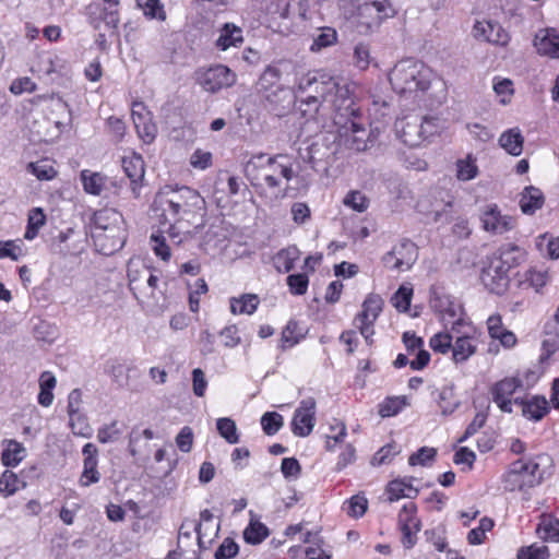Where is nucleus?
Wrapping results in <instances>:
<instances>
[{
    "mask_svg": "<svg viewBox=\"0 0 559 559\" xmlns=\"http://www.w3.org/2000/svg\"><path fill=\"white\" fill-rule=\"evenodd\" d=\"M148 275V269L142 264L129 262L128 278L129 287L133 292L134 297L140 300V295H144V278Z\"/></svg>",
    "mask_w": 559,
    "mask_h": 559,
    "instance_id": "nucleus-29",
    "label": "nucleus"
},
{
    "mask_svg": "<svg viewBox=\"0 0 559 559\" xmlns=\"http://www.w3.org/2000/svg\"><path fill=\"white\" fill-rule=\"evenodd\" d=\"M290 14H297L301 20L307 21L312 16L310 10V1L309 0H293L287 3L282 15L284 17L289 16Z\"/></svg>",
    "mask_w": 559,
    "mask_h": 559,
    "instance_id": "nucleus-43",
    "label": "nucleus"
},
{
    "mask_svg": "<svg viewBox=\"0 0 559 559\" xmlns=\"http://www.w3.org/2000/svg\"><path fill=\"white\" fill-rule=\"evenodd\" d=\"M514 404L521 406L524 417L535 421L540 420L549 411L547 400L540 395H535L527 401L515 397Z\"/></svg>",
    "mask_w": 559,
    "mask_h": 559,
    "instance_id": "nucleus-24",
    "label": "nucleus"
},
{
    "mask_svg": "<svg viewBox=\"0 0 559 559\" xmlns=\"http://www.w3.org/2000/svg\"><path fill=\"white\" fill-rule=\"evenodd\" d=\"M353 59L356 68L366 70L371 62L369 46L362 43L357 44L354 48Z\"/></svg>",
    "mask_w": 559,
    "mask_h": 559,
    "instance_id": "nucleus-59",
    "label": "nucleus"
},
{
    "mask_svg": "<svg viewBox=\"0 0 559 559\" xmlns=\"http://www.w3.org/2000/svg\"><path fill=\"white\" fill-rule=\"evenodd\" d=\"M19 489V478L17 476L11 472L5 471L0 476V493L4 497L12 496Z\"/></svg>",
    "mask_w": 559,
    "mask_h": 559,
    "instance_id": "nucleus-56",
    "label": "nucleus"
},
{
    "mask_svg": "<svg viewBox=\"0 0 559 559\" xmlns=\"http://www.w3.org/2000/svg\"><path fill=\"white\" fill-rule=\"evenodd\" d=\"M407 405L404 396L388 397L379 406V414L381 417L395 416Z\"/></svg>",
    "mask_w": 559,
    "mask_h": 559,
    "instance_id": "nucleus-47",
    "label": "nucleus"
},
{
    "mask_svg": "<svg viewBox=\"0 0 559 559\" xmlns=\"http://www.w3.org/2000/svg\"><path fill=\"white\" fill-rule=\"evenodd\" d=\"M122 168L130 180V193L133 199L141 197L144 178V162L140 155H131L122 158Z\"/></svg>",
    "mask_w": 559,
    "mask_h": 559,
    "instance_id": "nucleus-18",
    "label": "nucleus"
},
{
    "mask_svg": "<svg viewBox=\"0 0 559 559\" xmlns=\"http://www.w3.org/2000/svg\"><path fill=\"white\" fill-rule=\"evenodd\" d=\"M382 307L383 299L379 295H369L362 304L361 312L354 320L355 326L359 329L366 341H369L374 333L372 325L382 311Z\"/></svg>",
    "mask_w": 559,
    "mask_h": 559,
    "instance_id": "nucleus-13",
    "label": "nucleus"
},
{
    "mask_svg": "<svg viewBox=\"0 0 559 559\" xmlns=\"http://www.w3.org/2000/svg\"><path fill=\"white\" fill-rule=\"evenodd\" d=\"M150 240L152 250L157 257H159L164 261L170 259V247L167 243V239L163 234H152Z\"/></svg>",
    "mask_w": 559,
    "mask_h": 559,
    "instance_id": "nucleus-54",
    "label": "nucleus"
},
{
    "mask_svg": "<svg viewBox=\"0 0 559 559\" xmlns=\"http://www.w3.org/2000/svg\"><path fill=\"white\" fill-rule=\"evenodd\" d=\"M432 79V70L414 59L399 61L389 74L392 88L409 97L425 93L430 87Z\"/></svg>",
    "mask_w": 559,
    "mask_h": 559,
    "instance_id": "nucleus-4",
    "label": "nucleus"
},
{
    "mask_svg": "<svg viewBox=\"0 0 559 559\" xmlns=\"http://www.w3.org/2000/svg\"><path fill=\"white\" fill-rule=\"evenodd\" d=\"M483 227L486 231L501 235L514 227V221L508 215H501L497 205H488L480 215Z\"/></svg>",
    "mask_w": 559,
    "mask_h": 559,
    "instance_id": "nucleus-19",
    "label": "nucleus"
},
{
    "mask_svg": "<svg viewBox=\"0 0 559 559\" xmlns=\"http://www.w3.org/2000/svg\"><path fill=\"white\" fill-rule=\"evenodd\" d=\"M400 453V449L394 443H389L382 447L372 457L371 464L374 466H379L382 464H388L392 461V459Z\"/></svg>",
    "mask_w": 559,
    "mask_h": 559,
    "instance_id": "nucleus-58",
    "label": "nucleus"
},
{
    "mask_svg": "<svg viewBox=\"0 0 559 559\" xmlns=\"http://www.w3.org/2000/svg\"><path fill=\"white\" fill-rule=\"evenodd\" d=\"M281 70L275 66L265 68L258 81V90L271 104L283 103L288 97V91L281 83Z\"/></svg>",
    "mask_w": 559,
    "mask_h": 559,
    "instance_id": "nucleus-12",
    "label": "nucleus"
},
{
    "mask_svg": "<svg viewBox=\"0 0 559 559\" xmlns=\"http://www.w3.org/2000/svg\"><path fill=\"white\" fill-rule=\"evenodd\" d=\"M493 527V521L487 516L479 521L477 527L471 530L467 534V540L471 545H479L485 540L486 533Z\"/></svg>",
    "mask_w": 559,
    "mask_h": 559,
    "instance_id": "nucleus-48",
    "label": "nucleus"
},
{
    "mask_svg": "<svg viewBox=\"0 0 559 559\" xmlns=\"http://www.w3.org/2000/svg\"><path fill=\"white\" fill-rule=\"evenodd\" d=\"M389 0H366L357 9V28L360 34H369L380 27L383 21L395 15Z\"/></svg>",
    "mask_w": 559,
    "mask_h": 559,
    "instance_id": "nucleus-8",
    "label": "nucleus"
},
{
    "mask_svg": "<svg viewBox=\"0 0 559 559\" xmlns=\"http://www.w3.org/2000/svg\"><path fill=\"white\" fill-rule=\"evenodd\" d=\"M308 283L306 274H292L287 277V285L294 295H304L307 292Z\"/></svg>",
    "mask_w": 559,
    "mask_h": 559,
    "instance_id": "nucleus-64",
    "label": "nucleus"
},
{
    "mask_svg": "<svg viewBox=\"0 0 559 559\" xmlns=\"http://www.w3.org/2000/svg\"><path fill=\"white\" fill-rule=\"evenodd\" d=\"M33 67L39 74L49 76L60 72L63 68V61L51 52H41L37 56Z\"/></svg>",
    "mask_w": 559,
    "mask_h": 559,
    "instance_id": "nucleus-30",
    "label": "nucleus"
},
{
    "mask_svg": "<svg viewBox=\"0 0 559 559\" xmlns=\"http://www.w3.org/2000/svg\"><path fill=\"white\" fill-rule=\"evenodd\" d=\"M197 81L204 91L217 93L222 88H227L235 84L236 74L229 68L223 64H216L197 73Z\"/></svg>",
    "mask_w": 559,
    "mask_h": 559,
    "instance_id": "nucleus-11",
    "label": "nucleus"
},
{
    "mask_svg": "<svg viewBox=\"0 0 559 559\" xmlns=\"http://www.w3.org/2000/svg\"><path fill=\"white\" fill-rule=\"evenodd\" d=\"M523 386L522 380L515 377L504 378L495 383L490 389L492 401L497 404L500 411L504 413L512 412L514 404L513 394Z\"/></svg>",
    "mask_w": 559,
    "mask_h": 559,
    "instance_id": "nucleus-16",
    "label": "nucleus"
},
{
    "mask_svg": "<svg viewBox=\"0 0 559 559\" xmlns=\"http://www.w3.org/2000/svg\"><path fill=\"white\" fill-rule=\"evenodd\" d=\"M549 557V549L545 545L533 544L523 547L518 552V559H547Z\"/></svg>",
    "mask_w": 559,
    "mask_h": 559,
    "instance_id": "nucleus-55",
    "label": "nucleus"
},
{
    "mask_svg": "<svg viewBox=\"0 0 559 559\" xmlns=\"http://www.w3.org/2000/svg\"><path fill=\"white\" fill-rule=\"evenodd\" d=\"M453 200L449 199L440 207L439 204H435L432 210L429 212L430 219L433 223H449L452 214Z\"/></svg>",
    "mask_w": 559,
    "mask_h": 559,
    "instance_id": "nucleus-57",
    "label": "nucleus"
},
{
    "mask_svg": "<svg viewBox=\"0 0 559 559\" xmlns=\"http://www.w3.org/2000/svg\"><path fill=\"white\" fill-rule=\"evenodd\" d=\"M299 250L295 246L282 249L273 257L274 267L278 272L288 273L293 270L295 262L299 259Z\"/></svg>",
    "mask_w": 559,
    "mask_h": 559,
    "instance_id": "nucleus-32",
    "label": "nucleus"
},
{
    "mask_svg": "<svg viewBox=\"0 0 559 559\" xmlns=\"http://www.w3.org/2000/svg\"><path fill=\"white\" fill-rule=\"evenodd\" d=\"M259 305V297L254 294H243L239 298L230 299V311L234 314H252Z\"/></svg>",
    "mask_w": 559,
    "mask_h": 559,
    "instance_id": "nucleus-34",
    "label": "nucleus"
},
{
    "mask_svg": "<svg viewBox=\"0 0 559 559\" xmlns=\"http://www.w3.org/2000/svg\"><path fill=\"white\" fill-rule=\"evenodd\" d=\"M413 289L407 286H401L392 297V304L399 311H407L411 306Z\"/></svg>",
    "mask_w": 559,
    "mask_h": 559,
    "instance_id": "nucleus-60",
    "label": "nucleus"
},
{
    "mask_svg": "<svg viewBox=\"0 0 559 559\" xmlns=\"http://www.w3.org/2000/svg\"><path fill=\"white\" fill-rule=\"evenodd\" d=\"M431 307L439 314L444 328L450 326L452 332L461 333V328L467 326L461 304L451 296H436L431 300Z\"/></svg>",
    "mask_w": 559,
    "mask_h": 559,
    "instance_id": "nucleus-9",
    "label": "nucleus"
},
{
    "mask_svg": "<svg viewBox=\"0 0 559 559\" xmlns=\"http://www.w3.org/2000/svg\"><path fill=\"white\" fill-rule=\"evenodd\" d=\"M243 43L242 28L233 24L225 23L219 28V35L216 39V47L221 50H227L230 47H238Z\"/></svg>",
    "mask_w": 559,
    "mask_h": 559,
    "instance_id": "nucleus-25",
    "label": "nucleus"
},
{
    "mask_svg": "<svg viewBox=\"0 0 559 559\" xmlns=\"http://www.w3.org/2000/svg\"><path fill=\"white\" fill-rule=\"evenodd\" d=\"M286 158L284 154H276L267 157L264 153L252 155L245 165V175L251 186L262 194L264 192V183L261 181L260 173L269 171L272 176H278L289 181L294 177L293 168L283 160Z\"/></svg>",
    "mask_w": 559,
    "mask_h": 559,
    "instance_id": "nucleus-6",
    "label": "nucleus"
},
{
    "mask_svg": "<svg viewBox=\"0 0 559 559\" xmlns=\"http://www.w3.org/2000/svg\"><path fill=\"white\" fill-rule=\"evenodd\" d=\"M136 107H142V105L141 104L133 105L132 117H133L134 126L138 130L139 135L141 136V139L144 142L150 143L155 138L156 128L151 121H147L141 114H139L136 111V109H135Z\"/></svg>",
    "mask_w": 559,
    "mask_h": 559,
    "instance_id": "nucleus-37",
    "label": "nucleus"
},
{
    "mask_svg": "<svg viewBox=\"0 0 559 559\" xmlns=\"http://www.w3.org/2000/svg\"><path fill=\"white\" fill-rule=\"evenodd\" d=\"M337 41V33L332 27H321L312 35L310 50L319 52L324 48L331 47Z\"/></svg>",
    "mask_w": 559,
    "mask_h": 559,
    "instance_id": "nucleus-36",
    "label": "nucleus"
},
{
    "mask_svg": "<svg viewBox=\"0 0 559 559\" xmlns=\"http://www.w3.org/2000/svg\"><path fill=\"white\" fill-rule=\"evenodd\" d=\"M25 449L16 441H10L8 448L2 452V462L5 466H15L24 457Z\"/></svg>",
    "mask_w": 559,
    "mask_h": 559,
    "instance_id": "nucleus-45",
    "label": "nucleus"
},
{
    "mask_svg": "<svg viewBox=\"0 0 559 559\" xmlns=\"http://www.w3.org/2000/svg\"><path fill=\"white\" fill-rule=\"evenodd\" d=\"M316 405L313 397L304 399L299 403L292 420V429L295 436L307 437L312 432L316 425Z\"/></svg>",
    "mask_w": 559,
    "mask_h": 559,
    "instance_id": "nucleus-15",
    "label": "nucleus"
},
{
    "mask_svg": "<svg viewBox=\"0 0 559 559\" xmlns=\"http://www.w3.org/2000/svg\"><path fill=\"white\" fill-rule=\"evenodd\" d=\"M353 112L341 111L332 117L337 127L338 143L355 152H362L373 143V136L361 123L356 120V109Z\"/></svg>",
    "mask_w": 559,
    "mask_h": 559,
    "instance_id": "nucleus-5",
    "label": "nucleus"
},
{
    "mask_svg": "<svg viewBox=\"0 0 559 559\" xmlns=\"http://www.w3.org/2000/svg\"><path fill=\"white\" fill-rule=\"evenodd\" d=\"M136 5L147 19L166 20V12L160 0H136Z\"/></svg>",
    "mask_w": 559,
    "mask_h": 559,
    "instance_id": "nucleus-40",
    "label": "nucleus"
},
{
    "mask_svg": "<svg viewBox=\"0 0 559 559\" xmlns=\"http://www.w3.org/2000/svg\"><path fill=\"white\" fill-rule=\"evenodd\" d=\"M81 180L85 192L93 195H99L106 182V178L102 174L87 169L81 171Z\"/></svg>",
    "mask_w": 559,
    "mask_h": 559,
    "instance_id": "nucleus-38",
    "label": "nucleus"
},
{
    "mask_svg": "<svg viewBox=\"0 0 559 559\" xmlns=\"http://www.w3.org/2000/svg\"><path fill=\"white\" fill-rule=\"evenodd\" d=\"M418 258V250L415 242L409 239H402L383 258V264L391 270L408 271Z\"/></svg>",
    "mask_w": 559,
    "mask_h": 559,
    "instance_id": "nucleus-10",
    "label": "nucleus"
},
{
    "mask_svg": "<svg viewBox=\"0 0 559 559\" xmlns=\"http://www.w3.org/2000/svg\"><path fill=\"white\" fill-rule=\"evenodd\" d=\"M216 428L218 433L230 444L238 443L239 436L237 433V427L233 419L223 417L217 419Z\"/></svg>",
    "mask_w": 559,
    "mask_h": 559,
    "instance_id": "nucleus-46",
    "label": "nucleus"
},
{
    "mask_svg": "<svg viewBox=\"0 0 559 559\" xmlns=\"http://www.w3.org/2000/svg\"><path fill=\"white\" fill-rule=\"evenodd\" d=\"M344 204L357 212H364L367 210L369 201L361 192L352 191L346 194Z\"/></svg>",
    "mask_w": 559,
    "mask_h": 559,
    "instance_id": "nucleus-62",
    "label": "nucleus"
},
{
    "mask_svg": "<svg viewBox=\"0 0 559 559\" xmlns=\"http://www.w3.org/2000/svg\"><path fill=\"white\" fill-rule=\"evenodd\" d=\"M456 176L460 180L466 181L474 179L478 174V168L475 159L467 156L465 159H460L456 163Z\"/></svg>",
    "mask_w": 559,
    "mask_h": 559,
    "instance_id": "nucleus-52",
    "label": "nucleus"
},
{
    "mask_svg": "<svg viewBox=\"0 0 559 559\" xmlns=\"http://www.w3.org/2000/svg\"><path fill=\"white\" fill-rule=\"evenodd\" d=\"M269 535L267 527L259 521H251L243 532V538L249 544H260Z\"/></svg>",
    "mask_w": 559,
    "mask_h": 559,
    "instance_id": "nucleus-44",
    "label": "nucleus"
},
{
    "mask_svg": "<svg viewBox=\"0 0 559 559\" xmlns=\"http://www.w3.org/2000/svg\"><path fill=\"white\" fill-rule=\"evenodd\" d=\"M92 238L99 252L110 255L120 250L127 239L124 218L114 209H102L92 218Z\"/></svg>",
    "mask_w": 559,
    "mask_h": 559,
    "instance_id": "nucleus-3",
    "label": "nucleus"
},
{
    "mask_svg": "<svg viewBox=\"0 0 559 559\" xmlns=\"http://www.w3.org/2000/svg\"><path fill=\"white\" fill-rule=\"evenodd\" d=\"M386 491L389 495V499L391 501L397 500L400 498L413 499V498H416L418 495V489H416L411 484V481H406L404 479L403 480H400V479L392 480L388 485Z\"/></svg>",
    "mask_w": 559,
    "mask_h": 559,
    "instance_id": "nucleus-35",
    "label": "nucleus"
},
{
    "mask_svg": "<svg viewBox=\"0 0 559 559\" xmlns=\"http://www.w3.org/2000/svg\"><path fill=\"white\" fill-rule=\"evenodd\" d=\"M524 138L519 128L504 131L499 138L500 146L513 156H519L523 151Z\"/></svg>",
    "mask_w": 559,
    "mask_h": 559,
    "instance_id": "nucleus-28",
    "label": "nucleus"
},
{
    "mask_svg": "<svg viewBox=\"0 0 559 559\" xmlns=\"http://www.w3.org/2000/svg\"><path fill=\"white\" fill-rule=\"evenodd\" d=\"M473 36L476 39L501 46L507 45L510 40L504 28L491 21H477L473 27Z\"/></svg>",
    "mask_w": 559,
    "mask_h": 559,
    "instance_id": "nucleus-20",
    "label": "nucleus"
},
{
    "mask_svg": "<svg viewBox=\"0 0 559 559\" xmlns=\"http://www.w3.org/2000/svg\"><path fill=\"white\" fill-rule=\"evenodd\" d=\"M368 508V500L361 495H355L345 502L344 510L352 518H360Z\"/></svg>",
    "mask_w": 559,
    "mask_h": 559,
    "instance_id": "nucleus-51",
    "label": "nucleus"
},
{
    "mask_svg": "<svg viewBox=\"0 0 559 559\" xmlns=\"http://www.w3.org/2000/svg\"><path fill=\"white\" fill-rule=\"evenodd\" d=\"M436 455L437 450L435 448L423 447L409 456L408 463L411 466H428L435 461Z\"/></svg>",
    "mask_w": 559,
    "mask_h": 559,
    "instance_id": "nucleus-53",
    "label": "nucleus"
},
{
    "mask_svg": "<svg viewBox=\"0 0 559 559\" xmlns=\"http://www.w3.org/2000/svg\"><path fill=\"white\" fill-rule=\"evenodd\" d=\"M513 250L515 247L500 250L499 255L490 258L488 264L483 269L480 280L489 292L501 295L507 290L510 282L509 271L512 267L509 255Z\"/></svg>",
    "mask_w": 559,
    "mask_h": 559,
    "instance_id": "nucleus-7",
    "label": "nucleus"
},
{
    "mask_svg": "<svg viewBox=\"0 0 559 559\" xmlns=\"http://www.w3.org/2000/svg\"><path fill=\"white\" fill-rule=\"evenodd\" d=\"M534 46L542 56L559 58V33L555 28L539 29L535 34Z\"/></svg>",
    "mask_w": 559,
    "mask_h": 559,
    "instance_id": "nucleus-23",
    "label": "nucleus"
},
{
    "mask_svg": "<svg viewBox=\"0 0 559 559\" xmlns=\"http://www.w3.org/2000/svg\"><path fill=\"white\" fill-rule=\"evenodd\" d=\"M544 204L543 192L535 187H526L521 194L520 207L524 214H533Z\"/></svg>",
    "mask_w": 559,
    "mask_h": 559,
    "instance_id": "nucleus-31",
    "label": "nucleus"
},
{
    "mask_svg": "<svg viewBox=\"0 0 559 559\" xmlns=\"http://www.w3.org/2000/svg\"><path fill=\"white\" fill-rule=\"evenodd\" d=\"M420 129L423 131V142L428 140L430 136L439 133L442 129L440 119L436 117H424L420 118Z\"/></svg>",
    "mask_w": 559,
    "mask_h": 559,
    "instance_id": "nucleus-63",
    "label": "nucleus"
},
{
    "mask_svg": "<svg viewBox=\"0 0 559 559\" xmlns=\"http://www.w3.org/2000/svg\"><path fill=\"white\" fill-rule=\"evenodd\" d=\"M46 216L41 209H33L28 214V224L24 237L28 240L34 239L40 227L45 225Z\"/></svg>",
    "mask_w": 559,
    "mask_h": 559,
    "instance_id": "nucleus-42",
    "label": "nucleus"
},
{
    "mask_svg": "<svg viewBox=\"0 0 559 559\" xmlns=\"http://www.w3.org/2000/svg\"><path fill=\"white\" fill-rule=\"evenodd\" d=\"M82 453L84 455V460L80 485L82 487H88L92 484L98 483L100 479V473L97 469L98 449L93 443H86L82 449Z\"/></svg>",
    "mask_w": 559,
    "mask_h": 559,
    "instance_id": "nucleus-22",
    "label": "nucleus"
},
{
    "mask_svg": "<svg viewBox=\"0 0 559 559\" xmlns=\"http://www.w3.org/2000/svg\"><path fill=\"white\" fill-rule=\"evenodd\" d=\"M352 91L348 84H341L335 78L323 73H307L299 78L297 97L300 110L309 118H328L341 111L353 112Z\"/></svg>",
    "mask_w": 559,
    "mask_h": 559,
    "instance_id": "nucleus-1",
    "label": "nucleus"
},
{
    "mask_svg": "<svg viewBox=\"0 0 559 559\" xmlns=\"http://www.w3.org/2000/svg\"><path fill=\"white\" fill-rule=\"evenodd\" d=\"M152 210L160 224H169L168 237L173 243L179 245L182 239L175 225L187 223L199 227V222L205 215V200L189 187H165L155 195Z\"/></svg>",
    "mask_w": 559,
    "mask_h": 559,
    "instance_id": "nucleus-2",
    "label": "nucleus"
},
{
    "mask_svg": "<svg viewBox=\"0 0 559 559\" xmlns=\"http://www.w3.org/2000/svg\"><path fill=\"white\" fill-rule=\"evenodd\" d=\"M416 506L413 502L406 503L399 514V523L402 531V544L405 548H412L417 540V533L420 530V522L416 516Z\"/></svg>",
    "mask_w": 559,
    "mask_h": 559,
    "instance_id": "nucleus-17",
    "label": "nucleus"
},
{
    "mask_svg": "<svg viewBox=\"0 0 559 559\" xmlns=\"http://www.w3.org/2000/svg\"><path fill=\"white\" fill-rule=\"evenodd\" d=\"M57 384L56 377L49 372L44 371L39 377V394L38 403L44 407H49L53 402L52 390Z\"/></svg>",
    "mask_w": 559,
    "mask_h": 559,
    "instance_id": "nucleus-33",
    "label": "nucleus"
},
{
    "mask_svg": "<svg viewBox=\"0 0 559 559\" xmlns=\"http://www.w3.org/2000/svg\"><path fill=\"white\" fill-rule=\"evenodd\" d=\"M438 405L443 416H449L460 406V401L455 396L454 388L444 386L439 392Z\"/></svg>",
    "mask_w": 559,
    "mask_h": 559,
    "instance_id": "nucleus-39",
    "label": "nucleus"
},
{
    "mask_svg": "<svg viewBox=\"0 0 559 559\" xmlns=\"http://www.w3.org/2000/svg\"><path fill=\"white\" fill-rule=\"evenodd\" d=\"M283 416L276 412H266L261 417V426L265 435H275L283 426Z\"/></svg>",
    "mask_w": 559,
    "mask_h": 559,
    "instance_id": "nucleus-49",
    "label": "nucleus"
},
{
    "mask_svg": "<svg viewBox=\"0 0 559 559\" xmlns=\"http://www.w3.org/2000/svg\"><path fill=\"white\" fill-rule=\"evenodd\" d=\"M289 554L293 559H331V556L318 547H308L305 550L301 547H292Z\"/></svg>",
    "mask_w": 559,
    "mask_h": 559,
    "instance_id": "nucleus-50",
    "label": "nucleus"
},
{
    "mask_svg": "<svg viewBox=\"0 0 559 559\" xmlns=\"http://www.w3.org/2000/svg\"><path fill=\"white\" fill-rule=\"evenodd\" d=\"M536 533L544 542L559 543V520L552 515H542Z\"/></svg>",
    "mask_w": 559,
    "mask_h": 559,
    "instance_id": "nucleus-27",
    "label": "nucleus"
},
{
    "mask_svg": "<svg viewBox=\"0 0 559 559\" xmlns=\"http://www.w3.org/2000/svg\"><path fill=\"white\" fill-rule=\"evenodd\" d=\"M463 329L461 328V333H455L452 346V358L455 362L466 361L476 352V345Z\"/></svg>",
    "mask_w": 559,
    "mask_h": 559,
    "instance_id": "nucleus-26",
    "label": "nucleus"
},
{
    "mask_svg": "<svg viewBox=\"0 0 559 559\" xmlns=\"http://www.w3.org/2000/svg\"><path fill=\"white\" fill-rule=\"evenodd\" d=\"M456 332H452L451 328L444 332H440L435 334L430 341V347L438 353L447 354L453 346V338L455 337Z\"/></svg>",
    "mask_w": 559,
    "mask_h": 559,
    "instance_id": "nucleus-41",
    "label": "nucleus"
},
{
    "mask_svg": "<svg viewBox=\"0 0 559 559\" xmlns=\"http://www.w3.org/2000/svg\"><path fill=\"white\" fill-rule=\"evenodd\" d=\"M121 435V430L118 427V421H112L109 425H106L98 429L97 431V440L100 443L115 442Z\"/></svg>",
    "mask_w": 559,
    "mask_h": 559,
    "instance_id": "nucleus-61",
    "label": "nucleus"
},
{
    "mask_svg": "<svg viewBox=\"0 0 559 559\" xmlns=\"http://www.w3.org/2000/svg\"><path fill=\"white\" fill-rule=\"evenodd\" d=\"M551 460L547 454L537 455L528 461L518 460L514 462L515 472L521 473V477L528 488L538 485L550 466Z\"/></svg>",
    "mask_w": 559,
    "mask_h": 559,
    "instance_id": "nucleus-14",
    "label": "nucleus"
},
{
    "mask_svg": "<svg viewBox=\"0 0 559 559\" xmlns=\"http://www.w3.org/2000/svg\"><path fill=\"white\" fill-rule=\"evenodd\" d=\"M420 117L408 116L395 122V131L399 138L409 146H418L423 143Z\"/></svg>",
    "mask_w": 559,
    "mask_h": 559,
    "instance_id": "nucleus-21",
    "label": "nucleus"
}]
</instances>
